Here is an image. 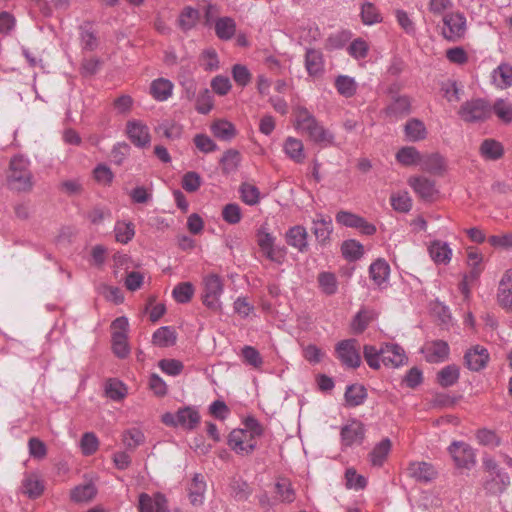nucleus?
<instances>
[{"instance_id": "603ef678", "label": "nucleus", "mask_w": 512, "mask_h": 512, "mask_svg": "<svg viewBox=\"0 0 512 512\" xmlns=\"http://www.w3.org/2000/svg\"><path fill=\"white\" fill-rule=\"evenodd\" d=\"M411 102L407 96H399L387 107L386 113L389 116L399 117L410 112Z\"/></svg>"}, {"instance_id": "a878e982", "label": "nucleus", "mask_w": 512, "mask_h": 512, "mask_svg": "<svg viewBox=\"0 0 512 512\" xmlns=\"http://www.w3.org/2000/svg\"><path fill=\"white\" fill-rule=\"evenodd\" d=\"M479 153L486 161H496L504 155V147L499 141L488 138L481 143Z\"/></svg>"}, {"instance_id": "c9c22d12", "label": "nucleus", "mask_w": 512, "mask_h": 512, "mask_svg": "<svg viewBox=\"0 0 512 512\" xmlns=\"http://www.w3.org/2000/svg\"><path fill=\"white\" fill-rule=\"evenodd\" d=\"M492 114L504 124L512 122V102L508 99L498 98L491 105Z\"/></svg>"}, {"instance_id": "680f3d73", "label": "nucleus", "mask_w": 512, "mask_h": 512, "mask_svg": "<svg viewBox=\"0 0 512 512\" xmlns=\"http://www.w3.org/2000/svg\"><path fill=\"white\" fill-rule=\"evenodd\" d=\"M309 138L323 146L332 145L334 142V135L320 123L316 125Z\"/></svg>"}, {"instance_id": "de8ad7c7", "label": "nucleus", "mask_w": 512, "mask_h": 512, "mask_svg": "<svg viewBox=\"0 0 512 512\" xmlns=\"http://www.w3.org/2000/svg\"><path fill=\"white\" fill-rule=\"evenodd\" d=\"M483 255L476 249H467V265L470 267V277L476 280L482 272Z\"/></svg>"}, {"instance_id": "2eb2a0df", "label": "nucleus", "mask_w": 512, "mask_h": 512, "mask_svg": "<svg viewBox=\"0 0 512 512\" xmlns=\"http://www.w3.org/2000/svg\"><path fill=\"white\" fill-rule=\"evenodd\" d=\"M428 253L436 265H448L453 256V250L448 242L433 240L428 245Z\"/></svg>"}, {"instance_id": "dca6fc26", "label": "nucleus", "mask_w": 512, "mask_h": 512, "mask_svg": "<svg viewBox=\"0 0 512 512\" xmlns=\"http://www.w3.org/2000/svg\"><path fill=\"white\" fill-rule=\"evenodd\" d=\"M139 511L140 512H169L167 501L163 494L155 493L149 495L142 493L139 495Z\"/></svg>"}, {"instance_id": "8fccbe9b", "label": "nucleus", "mask_w": 512, "mask_h": 512, "mask_svg": "<svg viewBox=\"0 0 512 512\" xmlns=\"http://www.w3.org/2000/svg\"><path fill=\"white\" fill-rule=\"evenodd\" d=\"M459 368L456 365H448L437 374V381L442 387H450L459 379Z\"/></svg>"}, {"instance_id": "412c9836", "label": "nucleus", "mask_w": 512, "mask_h": 512, "mask_svg": "<svg viewBox=\"0 0 512 512\" xmlns=\"http://www.w3.org/2000/svg\"><path fill=\"white\" fill-rule=\"evenodd\" d=\"M408 473L417 481L425 483L432 481L437 475L435 468L427 462H412L409 465Z\"/></svg>"}, {"instance_id": "6e6552de", "label": "nucleus", "mask_w": 512, "mask_h": 512, "mask_svg": "<svg viewBox=\"0 0 512 512\" xmlns=\"http://www.w3.org/2000/svg\"><path fill=\"white\" fill-rule=\"evenodd\" d=\"M442 35L449 41H457L463 38L467 30V21L463 13H446L443 18Z\"/></svg>"}, {"instance_id": "37998d69", "label": "nucleus", "mask_w": 512, "mask_h": 512, "mask_svg": "<svg viewBox=\"0 0 512 512\" xmlns=\"http://www.w3.org/2000/svg\"><path fill=\"white\" fill-rule=\"evenodd\" d=\"M341 252L348 261H356L363 256L364 247L360 242L350 239L343 242Z\"/></svg>"}, {"instance_id": "0e129e2a", "label": "nucleus", "mask_w": 512, "mask_h": 512, "mask_svg": "<svg viewBox=\"0 0 512 512\" xmlns=\"http://www.w3.org/2000/svg\"><path fill=\"white\" fill-rule=\"evenodd\" d=\"M491 247L498 250H512V231L497 235H491L488 238Z\"/></svg>"}, {"instance_id": "9b49d317", "label": "nucleus", "mask_w": 512, "mask_h": 512, "mask_svg": "<svg viewBox=\"0 0 512 512\" xmlns=\"http://www.w3.org/2000/svg\"><path fill=\"white\" fill-rule=\"evenodd\" d=\"M129 140L138 148L150 145L151 135L148 126L140 120H130L126 125Z\"/></svg>"}, {"instance_id": "a211bd4d", "label": "nucleus", "mask_w": 512, "mask_h": 512, "mask_svg": "<svg viewBox=\"0 0 512 512\" xmlns=\"http://www.w3.org/2000/svg\"><path fill=\"white\" fill-rule=\"evenodd\" d=\"M408 184L422 199H432L437 194L434 181L424 176H413L408 179Z\"/></svg>"}, {"instance_id": "4c0bfd02", "label": "nucleus", "mask_w": 512, "mask_h": 512, "mask_svg": "<svg viewBox=\"0 0 512 512\" xmlns=\"http://www.w3.org/2000/svg\"><path fill=\"white\" fill-rule=\"evenodd\" d=\"M390 450L391 441L388 438L381 440L378 444L374 446V448L369 454L370 463L376 467L382 466Z\"/></svg>"}, {"instance_id": "a18cd8bd", "label": "nucleus", "mask_w": 512, "mask_h": 512, "mask_svg": "<svg viewBox=\"0 0 512 512\" xmlns=\"http://www.w3.org/2000/svg\"><path fill=\"white\" fill-rule=\"evenodd\" d=\"M80 43L84 50L93 51L97 48L98 41L91 24L85 23L80 26Z\"/></svg>"}, {"instance_id": "ea45409f", "label": "nucleus", "mask_w": 512, "mask_h": 512, "mask_svg": "<svg viewBox=\"0 0 512 512\" xmlns=\"http://www.w3.org/2000/svg\"><path fill=\"white\" fill-rule=\"evenodd\" d=\"M153 344L159 347H169L176 342V333L169 326H162L158 328L152 336Z\"/></svg>"}, {"instance_id": "cd10ccee", "label": "nucleus", "mask_w": 512, "mask_h": 512, "mask_svg": "<svg viewBox=\"0 0 512 512\" xmlns=\"http://www.w3.org/2000/svg\"><path fill=\"white\" fill-rule=\"evenodd\" d=\"M404 134L408 141L418 142L427 137V129L421 120L412 118L405 124Z\"/></svg>"}, {"instance_id": "473e14b6", "label": "nucleus", "mask_w": 512, "mask_h": 512, "mask_svg": "<svg viewBox=\"0 0 512 512\" xmlns=\"http://www.w3.org/2000/svg\"><path fill=\"white\" fill-rule=\"evenodd\" d=\"M319 122L315 117L306 109L298 108L296 112V129L302 133L311 135L314 128Z\"/></svg>"}, {"instance_id": "ddd939ff", "label": "nucleus", "mask_w": 512, "mask_h": 512, "mask_svg": "<svg viewBox=\"0 0 512 512\" xmlns=\"http://www.w3.org/2000/svg\"><path fill=\"white\" fill-rule=\"evenodd\" d=\"M497 303L505 310L512 312V269L502 274L496 293Z\"/></svg>"}, {"instance_id": "052dcab7", "label": "nucleus", "mask_w": 512, "mask_h": 512, "mask_svg": "<svg viewBox=\"0 0 512 512\" xmlns=\"http://www.w3.org/2000/svg\"><path fill=\"white\" fill-rule=\"evenodd\" d=\"M361 17L365 25H374L382 21V17L378 9L370 2L362 4Z\"/></svg>"}, {"instance_id": "6e6d98bb", "label": "nucleus", "mask_w": 512, "mask_h": 512, "mask_svg": "<svg viewBox=\"0 0 512 512\" xmlns=\"http://www.w3.org/2000/svg\"><path fill=\"white\" fill-rule=\"evenodd\" d=\"M240 161L241 155L237 150L234 149H229L224 152L222 158L220 159V163L225 173L234 172L238 168Z\"/></svg>"}, {"instance_id": "774afa93", "label": "nucleus", "mask_w": 512, "mask_h": 512, "mask_svg": "<svg viewBox=\"0 0 512 512\" xmlns=\"http://www.w3.org/2000/svg\"><path fill=\"white\" fill-rule=\"evenodd\" d=\"M222 217L229 224H237L242 219L241 208L236 203H229L223 207Z\"/></svg>"}, {"instance_id": "f3484780", "label": "nucleus", "mask_w": 512, "mask_h": 512, "mask_svg": "<svg viewBox=\"0 0 512 512\" xmlns=\"http://www.w3.org/2000/svg\"><path fill=\"white\" fill-rule=\"evenodd\" d=\"M365 428L359 421H351L343 426L341 439L344 446L360 445L364 439Z\"/></svg>"}, {"instance_id": "aec40b11", "label": "nucleus", "mask_w": 512, "mask_h": 512, "mask_svg": "<svg viewBox=\"0 0 512 512\" xmlns=\"http://www.w3.org/2000/svg\"><path fill=\"white\" fill-rule=\"evenodd\" d=\"M422 171L439 175L445 170V159L439 153L422 154L420 161Z\"/></svg>"}, {"instance_id": "c756f323", "label": "nucleus", "mask_w": 512, "mask_h": 512, "mask_svg": "<svg viewBox=\"0 0 512 512\" xmlns=\"http://www.w3.org/2000/svg\"><path fill=\"white\" fill-rule=\"evenodd\" d=\"M206 482L201 474H195L189 487V499L192 505H202L205 499Z\"/></svg>"}, {"instance_id": "393cba45", "label": "nucleus", "mask_w": 512, "mask_h": 512, "mask_svg": "<svg viewBox=\"0 0 512 512\" xmlns=\"http://www.w3.org/2000/svg\"><path fill=\"white\" fill-rule=\"evenodd\" d=\"M173 83L165 78H157L151 82L150 94L159 102L168 100L173 93Z\"/></svg>"}, {"instance_id": "7ed1b4c3", "label": "nucleus", "mask_w": 512, "mask_h": 512, "mask_svg": "<svg viewBox=\"0 0 512 512\" xmlns=\"http://www.w3.org/2000/svg\"><path fill=\"white\" fill-rule=\"evenodd\" d=\"M30 165V160L22 155L14 156L10 160L7 172V184L10 189L18 192H29L32 190L34 179Z\"/></svg>"}, {"instance_id": "f257e3e1", "label": "nucleus", "mask_w": 512, "mask_h": 512, "mask_svg": "<svg viewBox=\"0 0 512 512\" xmlns=\"http://www.w3.org/2000/svg\"><path fill=\"white\" fill-rule=\"evenodd\" d=\"M363 354L368 366L375 370L382 365L398 368L407 362L404 349L395 343H385L379 348L373 345H365Z\"/></svg>"}, {"instance_id": "bf43d9fd", "label": "nucleus", "mask_w": 512, "mask_h": 512, "mask_svg": "<svg viewBox=\"0 0 512 512\" xmlns=\"http://www.w3.org/2000/svg\"><path fill=\"white\" fill-rule=\"evenodd\" d=\"M96 494V488L92 483H86L75 487L71 491V498L75 502H85L92 499Z\"/></svg>"}, {"instance_id": "5701e85b", "label": "nucleus", "mask_w": 512, "mask_h": 512, "mask_svg": "<svg viewBox=\"0 0 512 512\" xmlns=\"http://www.w3.org/2000/svg\"><path fill=\"white\" fill-rule=\"evenodd\" d=\"M307 231L303 226L296 225L291 227L286 232V242L288 245L297 249L299 252H304L307 250L308 241H307Z\"/></svg>"}, {"instance_id": "72a5a7b5", "label": "nucleus", "mask_w": 512, "mask_h": 512, "mask_svg": "<svg viewBox=\"0 0 512 512\" xmlns=\"http://www.w3.org/2000/svg\"><path fill=\"white\" fill-rule=\"evenodd\" d=\"M156 133L169 139L176 140L182 136L183 127L172 119H165L155 128Z\"/></svg>"}, {"instance_id": "f03ea898", "label": "nucleus", "mask_w": 512, "mask_h": 512, "mask_svg": "<svg viewBox=\"0 0 512 512\" xmlns=\"http://www.w3.org/2000/svg\"><path fill=\"white\" fill-rule=\"evenodd\" d=\"M261 435V425L255 419H249L246 422V429H235L230 433L228 445L235 453L248 455L256 448V439Z\"/></svg>"}, {"instance_id": "b1692460", "label": "nucleus", "mask_w": 512, "mask_h": 512, "mask_svg": "<svg viewBox=\"0 0 512 512\" xmlns=\"http://www.w3.org/2000/svg\"><path fill=\"white\" fill-rule=\"evenodd\" d=\"M493 85L498 89H507L512 86V66L501 63L491 74Z\"/></svg>"}, {"instance_id": "e433bc0d", "label": "nucleus", "mask_w": 512, "mask_h": 512, "mask_svg": "<svg viewBox=\"0 0 512 512\" xmlns=\"http://www.w3.org/2000/svg\"><path fill=\"white\" fill-rule=\"evenodd\" d=\"M215 33L221 40H230L236 32V23L230 17H220L215 20Z\"/></svg>"}, {"instance_id": "58836bf2", "label": "nucleus", "mask_w": 512, "mask_h": 512, "mask_svg": "<svg viewBox=\"0 0 512 512\" xmlns=\"http://www.w3.org/2000/svg\"><path fill=\"white\" fill-rule=\"evenodd\" d=\"M422 154L413 146H405L396 153V160L403 166L420 165Z\"/></svg>"}, {"instance_id": "7c9ffc66", "label": "nucleus", "mask_w": 512, "mask_h": 512, "mask_svg": "<svg viewBox=\"0 0 512 512\" xmlns=\"http://www.w3.org/2000/svg\"><path fill=\"white\" fill-rule=\"evenodd\" d=\"M283 150L287 157L296 163H303L305 160L304 146L301 140L294 137H287L283 144Z\"/></svg>"}, {"instance_id": "13d9d810", "label": "nucleus", "mask_w": 512, "mask_h": 512, "mask_svg": "<svg viewBox=\"0 0 512 512\" xmlns=\"http://www.w3.org/2000/svg\"><path fill=\"white\" fill-rule=\"evenodd\" d=\"M441 92L443 93V97L451 103L458 102L461 98V88L458 86L457 82L452 79H447L441 83Z\"/></svg>"}, {"instance_id": "4be33fe9", "label": "nucleus", "mask_w": 512, "mask_h": 512, "mask_svg": "<svg viewBox=\"0 0 512 512\" xmlns=\"http://www.w3.org/2000/svg\"><path fill=\"white\" fill-rule=\"evenodd\" d=\"M370 277L379 287H386L390 275V266L384 259H377L369 267Z\"/></svg>"}, {"instance_id": "20e7f679", "label": "nucleus", "mask_w": 512, "mask_h": 512, "mask_svg": "<svg viewBox=\"0 0 512 512\" xmlns=\"http://www.w3.org/2000/svg\"><path fill=\"white\" fill-rule=\"evenodd\" d=\"M458 115L466 123L484 122L492 115L491 104L483 98L467 100L460 106Z\"/></svg>"}, {"instance_id": "f704fd0d", "label": "nucleus", "mask_w": 512, "mask_h": 512, "mask_svg": "<svg viewBox=\"0 0 512 512\" xmlns=\"http://www.w3.org/2000/svg\"><path fill=\"white\" fill-rule=\"evenodd\" d=\"M317 282L319 289L325 295L331 296L338 291V280L334 273L329 271H322L318 274Z\"/></svg>"}, {"instance_id": "09e8293b", "label": "nucleus", "mask_w": 512, "mask_h": 512, "mask_svg": "<svg viewBox=\"0 0 512 512\" xmlns=\"http://www.w3.org/2000/svg\"><path fill=\"white\" fill-rule=\"evenodd\" d=\"M195 293V287L190 282H181L172 290V296L177 303H188Z\"/></svg>"}, {"instance_id": "49530a36", "label": "nucleus", "mask_w": 512, "mask_h": 512, "mask_svg": "<svg viewBox=\"0 0 512 512\" xmlns=\"http://www.w3.org/2000/svg\"><path fill=\"white\" fill-rule=\"evenodd\" d=\"M116 241L127 244L135 235L133 223L126 221H117L114 227Z\"/></svg>"}, {"instance_id": "79ce46f5", "label": "nucleus", "mask_w": 512, "mask_h": 512, "mask_svg": "<svg viewBox=\"0 0 512 512\" xmlns=\"http://www.w3.org/2000/svg\"><path fill=\"white\" fill-rule=\"evenodd\" d=\"M215 137L221 140H231L236 135L235 126L227 120L215 121L211 126Z\"/></svg>"}, {"instance_id": "69168bd1", "label": "nucleus", "mask_w": 512, "mask_h": 512, "mask_svg": "<svg viewBox=\"0 0 512 512\" xmlns=\"http://www.w3.org/2000/svg\"><path fill=\"white\" fill-rule=\"evenodd\" d=\"M93 176L102 186H109L114 179V173L106 164H98L93 170Z\"/></svg>"}, {"instance_id": "338daca9", "label": "nucleus", "mask_w": 512, "mask_h": 512, "mask_svg": "<svg viewBox=\"0 0 512 512\" xmlns=\"http://www.w3.org/2000/svg\"><path fill=\"white\" fill-rule=\"evenodd\" d=\"M231 72L233 80L241 87L247 86L251 81L252 75L245 65L235 64Z\"/></svg>"}, {"instance_id": "c85d7f7f", "label": "nucleus", "mask_w": 512, "mask_h": 512, "mask_svg": "<svg viewBox=\"0 0 512 512\" xmlns=\"http://www.w3.org/2000/svg\"><path fill=\"white\" fill-rule=\"evenodd\" d=\"M332 231L333 226L330 217L318 215L317 219L313 221V232L319 243L325 244L329 240Z\"/></svg>"}, {"instance_id": "5fc2aeb1", "label": "nucleus", "mask_w": 512, "mask_h": 512, "mask_svg": "<svg viewBox=\"0 0 512 512\" xmlns=\"http://www.w3.org/2000/svg\"><path fill=\"white\" fill-rule=\"evenodd\" d=\"M335 86L338 93L346 98L352 97L357 89L354 78L346 75L338 76L335 80Z\"/></svg>"}, {"instance_id": "4468645a", "label": "nucleus", "mask_w": 512, "mask_h": 512, "mask_svg": "<svg viewBox=\"0 0 512 512\" xmlns=\"http://www.w3.org/2000/svg\"><path fill=\"white\" fill-rule=\"evenodd\" d=\"M336 222L342 226L357 228L363 234L372 235L376 232V227L368 223L364 218L349 211H340L336 214Z\"/></svg>"}, {"instance_id": "f8f14e48", "label": "nucleus", "mask_w": 512, "mask_h": 512, "mask_svg": "<svg viewBox=\"0 0 512 512\" xmlns=\"http://www.w3.org/2000/svg\"><path fill=\"white\" fill-rule=\"evenodd\" d=\"M422 354L429 363L444 362L450 353L447 342L443 340L427 341L421 349Z\"/></svg>"}, {"instance_id": "a19ab883", "label": "nucleus", "mask_w": 512, "mask_h": 512, "mask_svg": "<svg viewBox=\"0 0 512 512\" xmlns=\"http://www.w3.org/2000/svg\"><path fill=\"white\" fill-rule=\"evenodd\" d=\"M199 19H200L199 11L191 6H186L185 8H183V10L181 11V13L179 15V18H178L179 27L183 31H189L196 26Z\"/></svg>"}, {"instance_id": "6ab92c4d", "label": "nucleus", "mask_w": 512, "mask_h": 512, "mask_svg": "<svg viewBox=\"0 0 512 512\" xmlns=\"http://www.w3.org/2000/svg\"><path fill=\"white\" fill-rule=\"evenodd\" d=\"M21 491L31 499L38 498L44 491V482L37 473H28L22 480Z\"/></svg>"}, {"instance_id": "0eeeda50", "label": "nucleus", "mask_w": 512, "mask_h": 512, "mask_svg": "<svg viewBox=\"0 0 512 512\" xmlns=\"http://www.w3.org/2000/svg\"><path fill=\"white\" fill-rule=\"evenodd\" d=\"M128 319L124 316L116 318L111 324L112 349L119 358H125L130 353L128 345Z\"/></svg>"}, {"instance_id": "864d4df0", "label": "nucleus", "mask_w": 512, "mask_h": 512, "mask_svg": "<svg viewBox=\"0 0 512 512\" xmlns=\"http://www.w3.org/2000/svg\"><path fill=\"white\" fill-rule=\"evenodd\" d=\"M392 208L401 213H407L412 208V199L408 192L393 193L390 197Z\"/></svg>"}, {"instance_id": "4d7b16f0", "label": "nucleus", "mask_w": 512, "mask_h": 512, "mask_svg": "<svg viewBox=\"0 0 512 512\" xmlns=\"http://www.w3.org/2000/svg\"><path fill=\"white\" fill-rule=\"evenodd\" d=\"M239 192L242 201L249 206H254L260 201L259 189L250 183H243L240 186Z\"/></svg>"}, {"instance_id": "39448f33", "label": "nucleus", "mask_w": 512, "mask_h": 512, "mask_svg": "<svg viewBox=\"0 0 512 512\" xmlns=\"http://www.w3.org/2000/svg\"><path fill=\"white\" fill-rule=\"evenodd\" d=\"M161 420L170 427L193 430L200 422V415L196 408L187 406L177 410L175 413H164Z\"/></svg>"}, {"instance_id": "3c124183", "label": "nucleus", "mask_w": 512, "mask_h": 512, "mask_svg": "<svg viewBox=\"0 0 512 512\" xmlns=\"http://www.w3.org/2000/svg\"><path fill=\"white\" fill-rule=\"evenodd\" d=\"M367 393L364 386L359 384L350 385L345 392V400L349 406H358L364 402Z\"/></svg>"}, {"instance_id": "9d476101", "label": "nucleus", "mask_w": 512, "mask_h": 512, "mask_svg": "<svg viewBox=\"0 0 512 512\" xmlns=\"http://www.w3.org/2000/svg\"><path fill=\"white\" fill-rule=\"evenodd\" d=\"M336 354L343 365L349 368L360 366L361 357L356 348V341L353 339L340 341L336 345Z\"/></svg>"}, {"instance_id": "423d86ee", "label": "nucleus", "mask_w": 512, "mask_h": 512, "mask_svg": "<svg viewBox=\"0 0 512 512\" xmlns=\"http://www.w3.org/2000/svg\"><path fill=\"white\" fill-rule=\"evenodd\" d=\"M224 286L222 279L217 274H208L203 278V304L212 310L221 309V295L223 294Z\"/></svg>"}, {"instance_id": "bb28decb", "label": "nucleus", "mask_w": 512, "mask_h": 512, "mask_svg": "<svg viewBox=\"0 0 512 512\" xmlns=\"http://www.w3.org/2000/svg\"><path fill=\"white\" fill-rule=\"evenodd\" d=\"M488 352L481 346H475L465 354V360L468 368L473 371H479L485 367L488 360Z\"/></svg>"}, {"instance_id": "c03bdc74", "label": "nucleus", "mask_w": 512, "mask_h": 512, "mask_svg": "<svg viewBox=\"0 0 512 512\" xmlns=\"http://www.w3.org/2000/svg\"><path fill=\"white\" fill-rule=\"evenodd\" d=\"M127 392L126 385L117 379H109L105 384V394L113 401H121L126 397Z\"/></svg>"}, {"instance_id": "2f4dec72", "label": "nucleus", "mask_w": 512, "mask_h": 512, "mask_svg": "<svg viewBox=\"0 0 512 512\" xmlns=\"http://www.w3.org/2000/svg\"><path fill=\"white\" fill-rule=\"evenodd\" d=\"M305 67L310 76H317L323 72L324 61L320 51L307 49L305 55Z\"/></svg>"}, {"instance_id": "e2e57ef3", "label": "nucleus", "mask_w": 512, "mask_h": 512, "mask_svg": "<svg viewBox=\"0 0 512 512\" xmlns=\"http://www.w3.org/2000/svg\"><path fill=\"white\" fill-rule=\"evenodd\" d=\"M241 357L247 365L256 369L261 368L263 364V358L258 350L250 345H246L241 349Z\"/></svg>"}, {"instance_id": "1a4fd4ad", "label": "nucleus", "mask_w": 512, "mask_h": 512, "mask_svg": "<svg viewBox=\"0 0 512 512\" xmlns=\"http://www.w3.org/2000/svg\"><path fill=\"white\" fill-rule=\"evenodd\" d=\"M455 465L459 468L470 469L475 464V453L466 443L454 441L448 448Z\"/></svg>"}]
</instances>
